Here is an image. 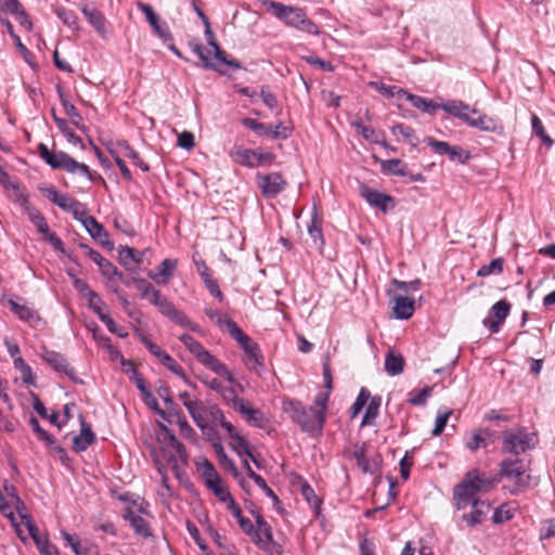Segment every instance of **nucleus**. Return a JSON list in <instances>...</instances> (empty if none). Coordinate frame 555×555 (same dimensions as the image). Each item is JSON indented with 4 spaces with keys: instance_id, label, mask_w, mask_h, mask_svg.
Instances as JSON below:
<instances>
[{
    "instance_id": "obj_57",
    "label": "nucleus",
    "mask_w": 555,
    "mask_h": 555,
    "mask_svg": "<svg viewBox=\"0 0 555 555\" xmlns=\"http://www.w3.org/2000/svg\"><path fill=\"white\" fill-rule=\"evenodd\" d=\"M230 447L238 456H251V452L249 451L248 443L246 440L238 434L234 438H232V442H230Z\"/></svg>"
},
{
    "instance_id": "obj_31",
    "label": "nucleus",
    "mask_w": 555,
    "mask_h": 555,
    "mask_svg": "<svg viewBox=\"0 0 555 555\" xmlns=\"http://www.w3.org/2000/svg\"><path fill=\"white\" fill-rule=\"evenodd\" d=\"M95 440V436L90 427L85 421L81 422V429L78 436H75L73 439V448L77 452L86 451Z\"/></svg>"
},
{
    "instance_id": "obj_4",
    "label": "nucleus",
    "mask_w": 555,
    "mask_h": 555,
    "mask_svg": "<svg viewBox=\"0 0 555 555\" xmlns=\"http://www.w3.org/2000/svg\"><path fill=\"white\" fill-rule=\"evenodd\" d=\"M441 109L461 119L472 128L492 133H501L503 131V127L498 119L487 114H480L477 109L470 108V106L463 101H447L442 103Z\"/></svg>"
},
{
    "instance_id": "obj_44",
    "label": "nucleus",
    "mask_w": 555,
    "mask_h": 555,
    "mask_svg": "<svg viewBox=\"0 0 555 555\" xmlns=\"http://www.w3.org/2000/svg\"><path fill=\"white\" fill-rule=\"evenodd\" d=\"M55 14L69 28L75 30L79 29L78 16L74 11L60 7L55 9Z\"/></svg>"
},
{
    "instance_id": "obj_14",
    "label": "nucleus",
    "mask_w": 555,
    "mask_h": 555,
    "mask_svg": "<svg viewBox=\"0 0 555 555\" xmlns=\"http://www.w3.org/2000/svg\"><path fill=\"white\" fill-rule=\"evenodd\" d=\"M425 142L435 151V153L448 155L452 162L466 164L472 157L470 153L463 147L459 145H451L448 142L436 140L433 137L425 138Z\"/></svg>"
},
{
    "instance_id": "obj_59",
    "label": "nucleus",
    "mask_w": 555,
    "mask_h": 555,
    "mask_svg": "<svg viewBox=\"0 0 555 555\" xmlns=\"http://www.w3.org/2000/svg\"><path fill=\"white\" fill-rule=\"evenodd\" d=\"M61 102L67 116L72 118L74 125L79 126L82 120L81 115L74 104H72L63 94H61Z\"/></svg>"
},
{
    "instance_id": "obj_45",
    "label": "nucleus",
    "mask_w": 555,
    "mask_h": 555,
    "mask_svg": "<svg viewBox=\"0 0 555 555\" xmlns=\"http://www.w3.org/2000/svg\"><path fill=\"white\" fill-rule=\"evenodd\" d=\"M121 150H122V157L130 158L135 166H138L143 171H149L150 167L149 165L141 159L139 154L129 145L127 141L122 140L121 143Z\"/></svg>"
},
{
    "instance_id": "obj_29",
    "label": "nucleus",
    "mask_w": 555,
    "mask_h": 555,
    "mask_svg": "<svg viewBox=\"0 0 555 555\" xmlns=\"http://www.w3.org/2000/svg\"><path fill=\"white\" fill-rule=\"evenodd\" d=\"M81 12L89 22V24L101 35L105 36V17L104 15L92 4H85L81 8Z\"/></svg>"
},
{
    "instance_id": "obj_21",
    "label": "nucleus",
    "mask_w": 555,
    "mask_h": 555,
    "mask_svg": "<svg viewBox=\"0 0 555 555\" xmlns=\"http://www.w3.org/2000/svg\"><path fill=\"white\" fill-rule=\"evenodd\" d=\"M192 51L204 62L206 68L214 69L220 74H227V63H222L216 57V52L211 48L196 43L192 46Z\"/></svg>"
},
{
    "instance_id": "obj_10",
    "label": "nucleus",
    "mask_w": 555,
    "mask_h": 555,
    "mask_svg": "<svg viewBox=\"0 0 555 555\" xmlns=\"http://www.w3.org/2000/svg\"><path fill=\"white\" fill-rule=\"evenodd\" d=\"M120 500L128 503L122 517L130 524L134 533L142 538L152 537L150 524L142 517L146 513L147 504L140 496L133 498L128 493L121 495Z\"/></svg>"
},
{
    "instance_id": "obj_56",
    "label": "nucleus",
    "mask_w": 555,
    "mask_h": 555,
    "mask_svg": "<svg viewBox=\"0 0 555 555\" xmlns=\"http://www.w3.org/2000/svg\"><path fill=\"white\" fill-rule=\"evenodd\" d=\"M220 396L224 400V402L232 405V408L236 411L238 401H245L243 398H240L233 387L223 385L220 390Z\"/></svg>"
},
{
    "instance_id": "obj_9",
    "label": "nucleus",
    "mask_w": 555,
    "mask_h": 555,
    "mask_svg": "<svg viewBox=\"0 0 555 555\" xmlns=\"http://www.w3.org/2000/svg\"><path fill=\"white\" fill-rule=\"evenodd\" d=\"M538 442V434L525 427H515L502 433V451L514 455L533 450Z\"/></svg>"
},
{
    "instance_id": "obj_6",
    "label": "nucleus",
    "mask_w": 555,
    "mask_h": 555,
    "mask_svg": "<svg viewBox=\"0 0 555 555\" xmlns=\"http://www.w3.org/2000/svg\"><path fill=\"white\" fill-rule=\"evenodd\" d=\"M38 153L40 157L53 169H63L68 173H78L87 177L89 181L93 180L89 167L75 160L67 153L62 151H51L44 143L38 145Z\"/></svg>"
},
{
    "instance_id": "obj_24",
    "label": "nucleus",
    "mask_w": 555,
    "mask_h": 555,
    "mask_svg": "<svg viewBox=\"0 0 555 555\" xmlns=\"http://www.w3.org/2000/svg\"><path fill=\"white\" fill-rule=\"evenodd\" d=\"M256 521V531L261 535L262 546H258L263 552L272 555L274 548V540L271 526L267 522L259 512H251Z\"/></svg>"
},
{
    "instance_id": "obj_35",
    "label": "nucleus",
    "mask_w": 555,
    "mask_h": 555,
    "mask_svg": "<svg viewBox=\"0 0 555 555\" xmlns=\"http://www.w3.org/2000/svg\"><path fill=\"white\" fill-rule=\"evenodd\" d=\"M177 262L171 259H164L159 267L158 272H150L149 276L155 280L158 284H167L173 270L176 269Z\"/></svg>"
},
{
    "instance_id": "obj_43",
    "label": "nucleus",
    "mask_w": 555,
    "mask_h": 555,
    "mask_svg": "<svg viewBox=\"0 0 555 555\" xmlns=\"http://www.w3.org/2000/svg\"><path fill=\"white\" fill-rule=\"evenodd\" d=\"M391 132H392L393 135H398V134L402 135L403 139L409 144H411L413 147L417 146V144H418V138L415 134L414 129L412 127H410V126H406V125H403V124L395 125L391 128Z\"/></svg>"
},
{
    "instance_id": "obj_37",
    "label": "nucleus",
    "mask_w": 555,
    "mask_h": 555,
    "mask_svg": "<svg viewBox=\"0 0 555 555\" xmlns=\"http://www.w3.org/2000/svg\"><path fill=\"white\" fill-rule=\"evenodd\" d=\"M308 233L313 240V242L319 246L322 247L324 245V237L322 233V221L320 217L318 216V211L315 206L313 207L312 216L310 223L308 225Z\"/></svg>"
},
{
    "instance_id": "obj_20",
    "label": "nucleus",
    "mask_w": 555,
    "mask_h": 555,
    "mask_svg": "<svg viewBox=\"0 0 555 555\" xmlns=\"http://www.w3.org/2000/svg\"><path fill=\"white\" fill-rule=\"evenodd\" d=\"M469 506L472 507V511L469 513H464L461 516L462 522H464L468 528L482 524L491 511V505L487 501L472 503Z\"/></svg>"
},
{
    "instance_id": "obj_34",
    "label": "nucleus",
    "mask_w": 555,
    "mask_h": 555,
    "mask_svg": "<svg viewBox=\"0 0 555 555\" xmlns=\"http://www.w3.org/2000/svg\"><path fill=\"white\" fill-rule=\"evenodd\" d=\"M232 159L243 166L255 168L258 166L257 151L249 149H237L231 153Z\"/></svg>"
},
{
    "instance_id": "obj_25",
    "label": "nucleus",
    "mask_w": 555,
    "mask_h": 555,
    "mask_svg": "<svg viewBox=\"0 0 555 555\" xmlns=\"http://www.w3.org/2000/svg\"><path fill=\"white\" fill-rule=\"evenodd\" d=\"M205 36L207 38L208 47L211 48L214 52H216V57L221 61L222 63H227L228 67L236 70L241 68V64L238 61L234 59H229L227 53L218 46L215 34L212 33L210 28L209 21H206L205 24Z\"/></svg>"
},
{
    "instance_id": "obj_61",
    "label": "nucleus",
    "mask_w": 555,
    "mask_h": 555,
    "mask_svg": "<svg viewBox=\"0 0 555 555\" xmlns=\"http://www.w3.org/2000/svg\"><path fill=\"white\" fill-rule=\"evenodd\" d=\"M330 393L331 392H328V390L326 389V391H321V392H319L315 396V399H314V402H313V406H311V408L317 413L325 415V412L327 410V402H328V399H330Z\"/></svg>"
},
{
    "instance_id": "obj_11",
    "label": "nucleus",
    "mask_w": 555,
    "mask_h": 555,
    "mask_svg": "<svg viewBox=\"0 0 555 555\" xmlns=\"http://www.w3.org/2000/svg\"><path fill=\"white\" fill-rule=\"evenodd\" d=\"M180 341L188 348V350L206 367L220 376L227 377L229 382H233V375L228 367L214 357L199 341L189 334H182L179 337Z\"/></svg>"
},
{
    "instance_id": "obj_19",
    "label": "nucleus",
    "mask_w": 555,
    "mask_h": 555,
    "mask_svg": "<svg viewBox=\"0 0 555 555\" xmlns=\"http://www.w3.org/2000/svg\"><path fill=\"white\" fill-rule=\"evenodd\" d=\"M139 10L144 13L146 21L163 41H172V35L166 23H160L150 4L139 2Z\"/></svg>"
},
{
    "instance_id": "obj_54",
    "label": "nucleus",
    "mask_w": 555,
    "mask_h": 555,
    "mask_svg": "<svg viewBox=\"0 0 555 555\" xmlns=\"http://www.w3.org/2000/svg\"><path fill=\"white\" fill-rule=\"evenodd\" d=\"M207 417V425L219 426V422L223 421V412L216 404L208 405L207 410H203Z\"/></svg>"
},
{
    "instance_id": "obj_22",
    "label": "nucleus",
    "mask_w": 555,
    "mask_h": 555,
    "mask_svg": "<svg viewBox=\"0 0 555 555\" xmlns=\"http://www.w3.org/2000/svg\"><path fill=\"white\" fill-rule=\"evenodd\" d=\"M256 521V531L261 535L262 546H258L263 552L272 555L274 548V540L271 526L267 522L259 512H251Z\"/></svg>"
},
{
    "instance_id": "obj_1",
    "label": "nucleus",
    "mask_w": 555,
    "mask_h": 555,
    "mask_svg": "<svg viewBox=\"0 0 555 555\" xmlns=\"http://www.w3.org/2000/svg\"><path fill=\"white\" fill-rule=\"evenodd\" d=\"M494 486L495 478L486 473L478 469L467 472L453 490V502L456 509L462 511L472 503L483 502L479 495L488 493Z\"/></svg>"
},
{
    "instance_id": "obj_33",
    "label": "nucleus",
    "mask_w": 555,
    "mask_h": 555,
    "mask_svg": "<svg viewBox=\"0 0 555 555\" xmlns=\"http://www.w3.org/2000/svg\"><path fill=\"white\" fill-rule=\"evenodd\" d=\"M54 204L59 206L62 210L72 212L75 219H77V217L81 215L82 210L86 208V206L81 204L79 201L73 198L67 194L62 193L59 194Z\"/></svg>"
},
{
    "instance_id": "obj_51",
    "label": "nucleus",
    "mask_w": 555,
    "mask_h": 555,
    "mask_svg": "<svg viewBox=\"0 0 555 555\" xmlns=\"http://www.w3.org/2000/svg\"><path fill=\"white\" fill-rule=\"evenodd\" d=\"M503 271V259L495 258L490 261V263L480 267L477 271L478 276H488L492 274H500Z\"/></svg>"
},
{
    "instance_id": "obj_36",
    "label": "nucleus",
    "mask_w": 555,
    "mask_h": 555,
    "mask_svg": "<svg viewBox=\"0 0 555 555\" xmlns=\"http://www.w3.org/2000/svg\"><path fill=\"white\" fill-rule=\"evenodd\" d=\"M11 310L17 315L21 321L24 322H38L40 317L36 310L26 306L20 305L14 300L9 301Z\"/></svg>"
},
{
    "instance_id": "obj_46",
    "label": "nucleus",
    "mask_w": 555,
    "mask_h": 555,
    "mask_svg": "<svg viewBox=\"0 0 555 555\" xmlns=\"http://www.w3.org/2000/svg\"><path fill=\"white\" fill-rule=\"evenodd\" d=\"M102 275L108 279L109 281L124 280V274L106 258L98 266Z\"/></svg>"
},
{
    "instance_id": "obj_30",
    "label": "nucleus",
    "mask_w": 555,
    "mask_h": 555,
    "mask_svg": "<svg viewBox=\"0 0 555 555\" xmlns=\"http://www.w3.org/2000/svg\"><path fill=\"white\" fill-rule=\"evenodd\" d=\"M214 450L216 452V455L218 457L219 464L229 470L231 475L238 480L242 487H244V479L242 478V475L240 474L235 463L227 455L222 444L220 441L214 442Z\"/></svg>"
},
{
    "instance_id": "obj_60",
    "label": "nucleus",
    "mask_w": 555,
    "mask_h": 555,
    "mask_svg": "<svg viewBox=\"0 0 555 555\" xmlns=\"http://www.w3.org/2000/svg\"><path fill=\"white\" fill-rule=\"evenodd\" d=\"M36 546L38 547L41 555H57L56 547L50 543L48 534L43 533L36 542Z\"/></svg>"
},
{
    "instance_id": "obj_58",
    "label": "nucleus",
    "mask_w": 555,
    "mask_h": 555,
    "mask_svg": "<svg viewBox=\"0 0 555 555\" xmlns=\"http://www.w3.org/2000/svg\"><path fill=\"white\" fill-rule=\"evenodd\" d=\"M205 314L212 321L216 322V324L222 330L228 332L227 322L233 321L231 318L223 317L222 313L212 308H205L204 310Z\"/></svg>"
},
{
    "instance_id": "obj_53",
    "label": "nucleus",
    "mask_w": 555,
    "mask_h": 555,
    "mask_svg": "<svg viewBox=\"0 0 555 555\" xmlns=\"http://www.w3.org/2000/svg\"><path fill=\"white\" fill-rule=\"evenodd\" d=\"M433 387H424L418 391H411L409 393V403L412 405H424L427 402V399L431 396Z\"/></svg>"
},
{
    "instance_id": "obj_48",
    "label": "nucleus",
    "mask_w": 555,
    "mask_h": 555,
    "mask_svg": "<svg viewBox=\"0 0 555 555\" xmlns=\"http://www.w3.org/2000/svg\"><path fill=\"white\" fill-rule=\"evenodd\" d=\"M29 425L33 428L34 433L37 435V438L39 440L46 442L48 447H52L53 444H55L54 437L50 435L47 430L41 428L39 421L35 416L30 417Z\"/></svg>"
},
{
    "instance_id": "obj_26",
    "label": "nucleus",
    "mask_w": 555,
    "mask_h": 555,
    "mask_svg": "<svg viewBox=\"0 0 555 555\" xmlns=\"http://www.w3.org/2000/svg\"><path fill=\"white\" fill-rule=\"evenodd\" d=\"M245 421L258 428H264L267 424V418L263 413L259 409H255L248 404L246 401H238L237 410Z\"/></svg>"
},
{
    "instance_id": "obj_62",
    "label": "nucleus",
    "mask_w": 555,
    "mask_h": 555,
    "mask_svg": "<svg viewBox=\"0 0 555 555\" xmlns=\"http://www.w3.org/2000/svg\"><path fill=\"white\" fill-rule=\"evenodd\" d=\"M452 414L451 410H446L443 412H438V415L435 421V427L431 431L433 436H439L446 428L448 420Z\"/></svg>"
},
{
    "instance_id": "obj_38",
    "label": "nucleus",
    "mask_w": 555,
    "mask_h": 555,
    "mask_svg": "<svg viewBox=\"0 0 555 555\" xmlns=\"http://www.w3.org/2000/svg\"><path fill=\"white\" fill-rule=\"evenodd\" d=\"M404 360L401 354L395 353L392 350H389L385 357V370L391 375L396 376L403 372Z\"/></svg>"
},
{
    "instance_id": "obj_13",
    "label": "nucleus",
    "mask_w": 555,
    "mask_h": 555,
    "mask_svg": "<svg viewBox=\"0 0 555 555\" xmlns=\"http://www.w3.org/2000/svg\"><path fill=\"white\" fill-rule=\"evenodd\" d=\"M242 124L253 130L258 135H268L272 139H281L285 140L292 135L293 127L287 126L283 122H279L274 127L270 125H266L262 122H259L256 119L253 118H244L242 119Z\"/></svg>"
},
{
    "instance_id": "obj_32",
    "label": "nucleus",
    "mask_w": 555,
    "mask_h": 555,
    "mask_svg": "<svg viewBox=\"0 0 555 555\" xmlns=\"http://www.w3.org/2000/svg\"><path fill=\"white\" fill-rule=\"evenodd\" d=\"M119 263L127 270H134L142 261V255L132 247H120L118 250Z\"/></svg>"
},
{
    "instance_id": "obj_41",
    "label": "nucleus",
    "mask_w": 555,
    "mask_h": 555,
    "mask_svg": "<svg viewBox=\"0 0 555 555\" xmlns=\"http://www.w3.org/2000/svg\"><path fill=\"white\" fill-rule=\"evenodd\" d=\"M531 127L532 133L538 137L546 147L550 149L554 145V140L546 133L541 119L535 114L531 116Z\"/></svg>"
},
{
    "instance_id": "obj_64",
    "label": "nucleus",
    "mask_w": 555,
    "mask_h": 555,
    "mask_svg": "<svg viewBox=\"0 0 555 555\" xmlns=\"http://www.w3.org/2000/svg\"><path fill=\"white\" fill-rule=\"evenodd\" d=\"M300 491L310 506L318 507L320 505V499L315 494L314 490L310 487V485H308L306 481L301 483Z\"/></svg>"
},
{
    "instance_id": "obj_18",
    "label": "nucleus",
    "mask_w": 555,
    "mask_h": 555,
    "mask_svg": "<svg viewBox=\"0 0 555 555\" xmlns=\"http://www.w3.org/2000/svg\"><path fill=\"white\" fill-rule=\"evenodd\" d=\"M76 220L82 223V225L92 238H94L102 245L109 244L107 231L94 217L88 214L86 208L82 210V214L77 217Z\"/></svg>"
},
{
    "instance_id": "obj_49",
    "label": "nucleus",
    "mask_w": 555,
    "mask_h": 555,
    "mask_svg": "<svg viewBox=\"0 0 555 555\" xmlns=\"http://www.w3.org/2000/svg\"><path fill=\"white\" fill-rule=\"evenodd\" d=\"M240 528L247 534L253 543L257 546H262L261 535H259V531H256L255 526L248 518H243L238 522Z\"/></svg>"
},
{
    "instance_id": "obj_40",
    "label": "nucleus",
    "mask_w": 555,
    "mask_h": 555,
    "mask_svg": "<svg viewBox=\"0 0 555 555\" xmlns=\"http://www.w3.org/2000/svg\"><path fill=\"white\" fill-rule=\"evenodd\" d=\"M53 119L59 128V130L64 134L67 141L74 145H80L83 149L82 140L80 137L76 135L74 130L69 127L66 119L57 117L53 114Z\"/></svg>"
},
{
    "instance_id": "obj_50",
    "label": "nucleus",
    "mask_w": 555,
    "mask_h": 555,
    "mask_svg": "<svg viewBox=\"0 0 555 555\" xmlns=\"http://www.w3.org/2000/svg\"><path fill=\"white\" fill-rule=\"evenodd\" d=\"M383 169L399 177L408 176V166L397 158L384 162Z\"/></svg>"
},
{
    "instance_id": "obj_2",
    "label": "nucleus",
    "mask_w": 555,
    "mask_h": 555,
    "mask_svg": "<svg viewBox=\"0 0 555 555\" xmlns=\"http://www.w3.org/2000/svg\"><path fill=\"white\" fill-rule=\"evenodd\" d=\"M160 428L163 431L162 436L158 437L160 446L158 451L155 452L154 462L159 474L163 476V482L166 485L165 466L160 463L159 457H163L176 472L177 477H180V467L188 464L189 454L185 447L177 439L171 429L164 424H160Z\"/></svg>"
},
{
    "instance_id": "obj_8",
    "label": "nucleus",
    "mask_w": 555,
    "mask_h": 555,
    "mask_svg": "<svg viewBox=\"0 0 555 555\" xmlns=\"http://www.w3.org/2000/svg\"><path fill=\"white\" fill-rule=\"evenodd\" d=\"M500 476L505 479L512 494H518L530 487L531 477L520 459H505L500 464Z\"/></svg>"
},
{
    "instance_id": "obj_27",
    "label": "nucleus",
    "mask_w": 555,
    "mask_h": 555,
    "mask_svg": "<svg viewBox=\"0 0 555 555\" xmlns=\"http://www.w3.org/2000/svg\"><path fill=\"white\" fill-rule=\"evenodd\" d=\"M42 359L56 372L72 375L74 370L69 366L66 358L53 350L43 349Z\"/></svg>"
},
{
    "instance_id": "obj_63",
    "label": "nucleus",
    "mask_w": 555,
    "mask_h": 555,
    "mask_svg": "<svg viewBox=\"0 0 555 555\" xmlns=\"http://www.w3.org/2000/svg\"><path fill=\"white\" fill-rule=\"evenodd\" d=\"M513 518V511L507 505H501L495 508L492 515L494 524H502Z\"/></svg>"
},
{
    "instance_id": "obj_17",
    "label": "nucleus",
    "mask_w": 555,
    "mask_h": 555,
    "mask_svg": "<svg viewBox=\"0 0 555 555\" xmlns=\"http://www.w3.org/2000/svg\"><path fill=\"white\" fill-rule=\"evenodd\" d=\"M511 310V305L506 300L496 301L490 309L489 314L483 319L482 324L491 333H498L504 323Z\"/></svg>"
},
{
    "instance_id": "obj_15",
    "label": "nucleus",
    "mask_w": 555,
    "mask_h": 555,
    "mask_svg": "<svg viewBox=\"0 0 555 555\" xmlns=\"http://www.w3.org/2000/svg\"><path fill=\"white\" fill-rule=\"evenodd\" d=\"M256 181L262 195L267 198H274L284 191L287 185L285 179L278 172L267 175L257 173Z\"/></svg>"
},
{
    "instance_id": "obj_28",
    "label": "nucleus",
    "mask_w": 555,
    "mask_h": 555,
    "mask_svg": "<svg viewBox=\"0 0 555 555\" xmlns=\"http://www.w3.org/2000/svg\"><path fill=\"white\" fill-rule=\"evenodd\" d=\"M415 310V300L408 296H396L393 305V314L396 319L408 320L410 319Z\"/></svg>"
},
{
    "instance_id": "obj_12",
    "label": "nucleus",
    "mask_w": 555,
    "mask_h": 555,
    "mask_svg": "<svg viewBox=\"0 0 555 555\" xmlns=\"http://www.w3.org/2000/svg\"><path fill=\"white\" fill-rule=\"evenodd\" d=\"M196 464L206 487L214 492L219 501L227 503L228 506L231 500L234 499L212 463L205 459L202 463Z\"/></svg>"
},
{
    "instance_id": "obj_5",
    "label": "nucleus",
    "mask_w": 555,
    "mask_h": 555,
    "mask_svg": "<svg viewBox=\"0 0 555 555\" xmlns=\"http://www.w3.org/2000/svg\"><path fill=\"white\" fill-rule=\"evenodd\" d=\"M283 410L300 429L311 437L322 435L326 421L325 415L317 413L311 406H305L298 400H287L283 403Z\"/></svg>"
},
{
    "instance_id": "obj_52",
    "label": "nucleus",
    "mask_w": 555,
    "mask_h": 555,
    "mask_svg": "<svg viewBox=\"0 0 555 555\" xmlns=\"http://www.w3.org/2000/svg\"><path fill=\"white\" fill-rule=\"evenodd\" d=\"M371 398V392L365 388L362 387L358 393V397L350 409V416L353 418L356 417L361 410L366 405L369 399Z\"/></svg>"
},
{
    "instance_id": "obj_16",
    "label": "nucleus",
    "mask_w": 555,
    "mask_h": 555,
    "mask_svg": "<svg viewBox=\"0 0 555 555\" xmlns=\"http://www.w3.org/2000/svg\"><path fill=\"white\" fill-rule=\"evenodd\" d=\"M360 195L369 205L380 209L383 212H387L396 206L395 198L392 196L374 190L365 184L360 185Z\"/></svg>"
},
{
    "instance_id": "obj_23",
    "label": "nucleus",
    "mask_w": 555,
    "mask_h": 555,
    "mask_svg": "<svg viewBox=\"0 0 555 555\" xmlns=\"http://www.w3.org/2000/svg\"><path fill=\"white\" fill-rule=\"evenodd\" d=\"M256 521V531L261 535L262 546H258L263 552L272 555L274 548V540L271 526L267 522L259 512H251Z\"/></svg>"
},
{
    "instance_id": "obj_39",
    "label": "nucleus",
    "mask_w": 555,
    "mask_h": 555,
    "mask_svg": "<svg viewBox=\"0 0 555 555\" xmlns=\"http://www.w3.org/2000/svg\"><path fill=\"white\" fill-rule=\"evenodd\" d=\"M380 403H382V399L378 396L371 397L369 399V401L366 403L367 405L365 409V413H364L362 422H361L362 426L373 424L375 418L378 416Z\"/></svg>"
},
{
    "instance_id": "obj_47",
    "label": "nucleus",
    "mask_w": 555,
    "mask_h": 555,
    "mask_svg": "<svg viewBox=\"0 0 555 555\" xmlns=\"http://www.w3.org/2000/svg\"><path fill=\"white\" fill-rule=\"evenodd\" d=\"M177 424H178V427H179V430H180V435L188 439L189 441L193 442V443H196L197 442V434L196 431L193 429V427L188 423L186 418L182 415H180V413L178 412L177 413Z\"/></svg>"
},
{
    "instance_id": "obj_7",
    "label": "nucleus",
    "mask_w": 555,
    "mask_h": 555,
    "mask_svg": "<svg viewBox=\"0 0 555 555\" xmlns=\"http://www.w3.org/2000/svg\"><path fill=\"white\" fill-rule=\"evenodd\" d=\"M227 326L229 335L235 339L244 350L249 370L254 371L257 375H261L264 371V363L259 345L245 334L235 321H228Z\"/></svg>"
},
{
    "instance_id": "obj_42",
    "label": "nucleus",
    "mask_w": 555,
    "mask_h": 555,
    "mask_svg": "<svg viewBox=\"0 0 555 555\" xmlns=\"http://www.w3.org/2000/svg\"><path fill=\"white\" fill-rule=\"evenodd\" d=\"M408 101L416 108L422 109L428 114H435L438 108H441L442 104H435L431 100H427L421 95H409Z\"/></svg>"
},
{
    "instance_id": "obj_3",
    "label": "nucleus",
    "mask_w": 555,
    "mask_h": 555,
    "mask_svg": "<svg viewBox=\"0 0 555 555\" xmlns=\"http://www.w3.org/2000/svg\"><path fill=\"white\" fill-rule=\"evenodd\" d=\"M259 1L268 12L274 15L285 26L309 35H318L320 33L318 25L308 17L304 8L284 4L274 0Z\"/></svg>"
},
{
    "instance_id": "obj_55",
    "label": "nucleus",
    "mask_w": 555,
    "mask_h": 555,
    "mask_svg": "<svg viewBox=\"0 0 555 555\" xmlns=\"http://www.w3.org/2000/svg\"><path fill=\"white\" fill-rule=\"evenodd\" d=\"M171 321L193 332H201V326L197 323L193 322L186 314H184L180 310L177 311V313L172 317Z\"/></svg>"
}]
</instances>
